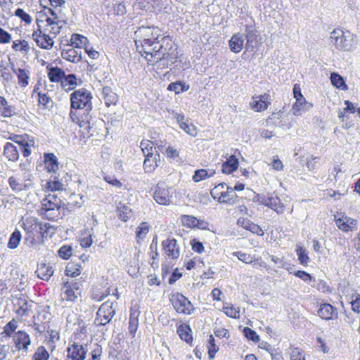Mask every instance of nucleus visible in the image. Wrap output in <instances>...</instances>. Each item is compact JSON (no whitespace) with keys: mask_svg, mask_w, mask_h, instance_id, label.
Returning <instances> with one entry per match:
<instances>
[{"mask_svg":"<svg viewBox=\"0 0 360 360\" xmlns=\"http://www.w3.org/2000/svg\"><path fill=\"white\" fill-rule=\"evenodd\" d=\"M156 27H141L136 32V50L148 63L168 68L178 57L177 46L169 36H162Z\"/></svg>","mask_w":360,"mask_h":360,"instance_id":"nucleus-1","label":"nucleus"},{"mask_svg":"<svg viewBox=\"0 0 360 360\" xmlns=\"http://www.w3.org/2000/svg\"><path fill=\"white\" fill-rule=\"evenodd\" d=\"M91 99V93L84 88L75 90L70 95V118L81 127L89 124V113L92 110Z\"/></svg>","mask_w":360,"mask_h":360,"instance_id":"nucleus-2","label":"nucleus"},{"mask_svg":"<svg viewBox=\"0 0 360 360\" xmlns=\"http://www.w3.org/2000/svg\"><path fill=\"white\" fill-rule=\"evenodd\" d=\"M8 184L14 193H19L34 188V176L29 171H22L9 176Z\"/></svg>","mask_w":360,"mask_h":360,"instance_id":"nucleus-3","label":"nucleus"},{"mask_svg":"<svg viewBox=\"0 0 360 360\" xmlns=\"http://www.w3.org/2000/svg\"><path fill=\"white\" fill-rule=\"evenodd\" d=\"M331 43L340 51H349L357 45L356 36L349 31L334 30L330 36Z\"/></svg>","mask_w":360,"mask_h":360,"instance_id":"nucleus-4","label":"nucleus"},{"mask_svg":"<svg viewBox=\"0 0 360 360\" xmlns=\"http://www.w3.org/2000/svg\"><path fill=\"white\" fill-rule=\"evenodd\" d=\"M116 302L108 300L103 303L97 311L94 323L97 326H105L108 323L115 314Z\"/></svg>","mask_w":360,"mask_h":360,"instance_id":"nucleus-5","label":"nucleus"},{"mask_svg":"<svg viewBox=\"0 0 360 360\" xmlns=\"http://www.w3.org/2000/svg\"><path fill=\"white\" fill-rule=\"evenodd\" d=\"M43 20H37V30L32 33V39L37 43V46L44 49H51L54 44L53 39L42 28Z\"/></svg>","mask_w":360,"mask_h":360,"instance_id":"nucleus-6","label":"nucleus"},{"mask_svg":"<svg viewBox=\"0 0 360 360\" xmlns=\"http://www.w3.org/2000/svg\"><path fill=\"white\" fill-rule=\"evenodd\" d=\"M169 300L176 311L179 314H191L193 311L191 302L181 293L172 294Z\"/></svg>","mask_w":360,"mask_h":360,"instance_id":"nucleus-7","label":"nucleus"},{"mask_svg":"<svg viewBox=\"0 0 360 360\" xmlns=\"http://www.w3.org/2000/svg\"><path fill=\"white\" fill-rule=\"evenodd\" d=\"M60 200L53 194H49L42 200L41 214L49 219H54L57 215L54 211L60 207Z\"/></svg>","mask_w":360,"mask_h":360,"instance_id":"nucleus-8","label":"nucleus"},{"mask_svg":"<svg viewBox=\"0 0 360 360\" xmlns=\"http://www.w3.org/2000/svg\"><path fill=\"white\" fill-rule=\"evenodd\" d=\"M82 283L80 281L66 282L62 288L61 299L63 301L75 302L81 295Z\"/></svg>","mask_w":360,"mask_h":360,"instance_id":"nucleus-9","label":"nucleus"},{"mask_svg":"<svg viewBox=\"0 0 360 360\" xmlns=\"http://www.w3.org/2000/svg\"><path fill=\"white\" fill-rule=\"evenodd\" d=\"M45 22L46 25H42V28L44 32H46L53 39L60 33L63 25L66 24L65 20L61 19L59 16L46 18Z\"/></svg>","mask_w":360,"mask_h":360,"instance_id":"nucleus-10","label":"nucleus"},{"mask_svg":"<svg viewBox=\"0 0 360 360\" xmlns=\"http://www.w3.org/2000/svg\"><path fill=\"white\" fill-rule=\"evenodd\" d=\"M172 196L169 188L164 183L157 184L153 193V198L158 204L162 205H169Z\"/></svg>","mask_w":360,"mask_h":360,"instance_id":"nucleus-11","label":"nucleus"},{"mask_svg":"<svg viewBox=\"0 0 360 360\" xmlns=\"http://www.w3.org/2000/svg\"><path fill=\"white\" fill-rule=\"evenodd\" d=\"M258 201L260 204L269 207L276 211L278 214L284 212L285 206L277 196L262 195L258 196Z\"/></svg>","mask_w":360,"mask_h":360,"instance_id":"nucleus-12","label":"nucleus"},{"mask_svg":"<svg viewBox=\"0 0 360 360\" xmlns=\"http://www.w3.org/2000/svg\"><path fill=\"white\" fill-rule=\"evenodd\" d=\"M9 139L19 145L24 157H28L32 153V148H35V141L27 135L9 137Z\"/></svg>","mask_w":360,"mask_h":360,"instance_id":"nucleus-13","label":"nucleus"},{"mask_svg":"<svg viewBox=\"0 0 360 360\" xmlns=\"http://www.w3.org/2000/svg\"><path fill=\"white\" fill-rule=\"evenodd\" d=\"M86 353L87 348L86 345L74 342L72 344H69L67 348L66 360H84Z\"/></svg>","mask_w":360,"mask_h":360,"instance_id":"nucleus-14","label":"nucleus"},{"mask_svg":"<svg viewBox=\"0 0 360 360\" xmlns=\"http://www.w3.org/2000/svg\"><path fill=\"white\" fill-rule=\"evenodd\" d=\"M246 39L245 49L247 51H252L259 44V34L252 25H246L245 29Z\"/></svg>","mask_w":360,"mask_h":360,"instance_id":"nucleus-15","label":"nucleus"},{"mask_svg":"<svg viewBox=\"0 0 360 360\" xmlns=\"http://www.w3.org/2000/svg\"><path fill=\"white\" fill-rule=\"evenodd\" d=\"M335 221L337 226L344 232L353 231L357 229V220L345 215L337 218L335 217Z\"/></svg>","mask_w":360,"mask_h":360,"instance_id":"nucleus-16","label":"nucleus"},{"mask_svg":"<svg viewBox=\"0 0 360 360\" xmlns=\"http://www.w3.org/2000/svg\"><path fill=\"white\" fill-rule=\"evenodd\" d=\"M13 341L15 345V347L18 350H23L27 352L28 347L31 344V339L30 335L25 331L19 330L15 333L13 336Z\"/></svg>","mask_w":360,"mask_h":360,"instance_id":"nucleus-17","label":"nucleus"},{"mask_svg":"<svg viewBox=\"0 0 360 360\" xmlns=\"http://www.w3.org/2000/svg\"><path fill=\"white\" fill-rule=\"evenodd\" d=\"M313 104L306 100L305 98L296 101L292 106L291 112L296 117L302 116L309 111Z\"/></svg>","mask_w":360,"mask_h":360,"instance_id":"nucleus-18","label":"nucleus"},{"mask_svg":"<svg viewBox=\"0 0 360 360\" xmlns=\"http://www.w3.org/2000/svg\"><path fill=\"white\" fill-rule=\"evenodd\" d=\"M40 221L34 217H27L22 222L24 230L31 236L35 237L38 235V231L42 229Z\"/></svg>","mask_w":360,"mask_h":360,"instance_id":"nucleus-19","label":"nucleus"},{"mask_svg":"<svg viewBox=\"0 0 360 360\" xmlns=\"http://www.w3.org/2000/svg\"><path fill=\"white\" fill-rule=\"evenodd\" d=\"M318 315L325 320H333L338 316V310L330 304H321L318 309Z\"/></svg>","mask_w":360,"mask_h":360,"instance_id":"nucleus-20","label":"nucleus"},{"mask_svg":"<svg viewBox=\"0 0 360 360\" xmlns=\"http://www.w3.org/2000/svg\"><path fill=\"white\" fill-rule=\"evenodd\" d=\"M174 116L181 129H182L186 134L191 136H195L197 135V129L195 126L192 123H189L188 119L185 117L183 114L176 113Z\"/></svg>","mask_w":360,"mask_h":360,"instance_id":"nucleus-21","label":"nucleus"},{"mask_svg":"<svg viewBox=\"0 0 360 360\" xmlns=\"http://www.w3.org/2000/svg\"><path fill=\"white\" fill-rule=\"evenodd\" d=\"M269 96L266 94L253 96L250 102L251 109L256 112H261L266 110L269 105Z\"/></svg>","mask_w":360,"mask_h":360,"instance_id":"nucleus-22","label":"nucleus"},{"mask_svg":"<svg viewBox=\"0 0 360 360\" xmlns=\"http://www.w3.org/2000/svg\"><path fill=\"white\" fill-rule=\"evenodd\" d=\"M162 247L165 254L172 259H177L180 255L179 248L176 240L174 238L167 239L162 242Z\"/></svg>","mask_w":360,"mask_h":360,"instance_id":"nucleus-23","label":"nucleus"},{"mask_svg":"<svg viewBox=\"0 0 360 360\" xmlns=\"http://www.w3.org/2000/svg\"><path fill=\"white\" fill-rule=\"evenodd\" d=\"M11 70L17 76L18 84L21 87H25L29 84L30 72L28 69L16 68L12 64Z\"/></svg>","mask_w":360,"mask_h":360,"instance_id":"nucleus-24","label":"nucleus"},{"mask_svg":"<svg viewBox=\"0 0 360 360\" xmlns=\"http://www.w3.org/2000/svg\"><path fill=\"white\" fill-rule=\"evenodd\" d=\"M158 147L160 150H162L163 146L159 144L158 141L155 142L150 141L149 140H143L140 143L141 149L144 156H149L150 155H153L155 154L156 148Z\"/></svg>","mask_w":360,"mask_h":360,"instance_id":"nucleus-25","label":"nucleus"},{"mask_svg":"<svg viewBox=\"0 0 360 360\" xmlns=\"http://www.w3.org/2000/svg\"><path fill=\"white\" fill-rule=\"evenodd\" d=\"M160 164V154L158 151H155V154L153 155H150L149 156L145 157L143 162V168L146 172H151L155 170Z\"/></svg>","mask_w":360,"mask_h":360,"instance_id":"nucleus-26","label":"nucleus"},{"mask_svg":"<svg viewBox=\"0 0 360 360\" xmlns=\"http://www.w3.org/2000/svg\"><path fill=\"white\" fill-rule=\"evenodd\" d=\"M101 97L106 106L115 105L118 101V96L112 91L110 86H103Z\"/></svg>","mask_w":360,"mask_h":360,"instance_id":"nucleus-27","label":"nucleus"},{"mask_svg":"<svg viewBox=\"0 0 360 360\" xmlns=\"http://www.w3.org/2000/svg\"><path fill=\"white\" fill-rule=\"evenodd\" d=\"M239 162L238 158L233 155H230L221 165V172L226 174H230L237 170Z\"/></svg>","mask_w":360,"mask_h":360,"instance_id":"nucleus-28","label":"nucleus"},{"mask_svg":"<svg viewBox=\"0 0 360 360\" xmlns=\"http://www.w3.org/2000/svg\"><path fill=\"white\" fill-rule=\"evenodd\" d=\"M4 155L11 162H16L19 158V151L14 144L7 142L4 147Z\"/></svg>","mask_w":360,"mask_h":360,"instance_id":"nucleus-29","label":"nucleus"},{"mask_svg":"<svg viewBox=\"0 0 360 360\" xmlns=\"http://www.w3.org/2000/svg\"><path fill=\"white\" fill-rule=\"evenodd\" d=\"M229 46L231 51L237 53L242 51L244 46V37L240 33L235 34L229 40Z\"/></svg>","mask_w":360,"mask_h":360,"instance_id":"nucleus-30","label":"nucleus"},{"mask_svg":"<svg viewBox=\"0 0 360 360\" xmlns=\"http://www.w3.org/2000/svg\"><path fill=\"white\" fill-rule=\"evenodd\" d=\"M53 269L51 264H46L45 263H41L38 265L36 274L37 276L42 280L48 281L53 274Z\"/></svg>","mask_w":360,"mask_h":360,"instance_id":"nucleus-31","label":"nucleus"},{"mask_svg":"<svg viewBox=\"0 0 360 360\" xmlns=\"http://www.w3.org/2000/svg\"><path fill=\"white\" fill-rule=\"evenodd\" d=\"M61 56L63 59L75 63H78L82 60L81 52H79L75 47H71L63 50Z\"/></svg>","mask_w":360,"mask_h":360,"instance_id":"nucleus-32","label":"nucleus"},{"mask_svg":"<svg viewBox=\"0 0 360 360\" xmlns=\"http://www.w3.org/2000/svg\"><path fill=\"white\" fill-rule=\"evenodd\" d=\"M140 311L136 309H131L129 320V333L132 337H134L139 327V316Z\"/></svg>","mask_w":360,"mask_h":360,"instance_id":"nucleus-33","label":"nucleus"},{"mask_svg":"<svg viewBox=\"0 0 360 360\" xmlns=\"http://www.w3.org/2000/svg\"><path fill=\"white\" fill-rule=\"evenodd\" d=\"M44 164L49 172L56 173L58 169V159L53 153H48L44 155Z\"/></svg>","mask_w":360,"mask_h":360,"instance_id":"nucleus-34","label":"nucleus"},{"mask_svg":"<svg viewBox=\"0 0 360 360\" xmlns=\"http://www.w3.org/2000/svg\"><path fill=\"white\" fill-rule=\"evenodd\" d=\"M0 112L4 117H11L15 114V108L9 105L4 97L0 96Z\"/></svg>","mask_w":360,"mask_h":360,"instance_id":"nucleus-35","label":"nucleus"},{"mask_svg":"<svg viewBox=\"0 0 360 360\" xmlns=\"http://www.w3.org/2000/svg\"><path fill=\"white\" fill-rule=\"evenodd\" d=\"M215 174V170L214 169H198L195 172L193 176V180L195 182H199L202 180H204L207 178L212 176Z\"/></svg>","mask_w":360,"mask_h":360,"instance_id":"nucleus-36","label":"nucleus"},{"mask_svg":"<svg viewBox=\"0 0 360 360\" xmlns=\"http://www.w3.org/2000/svg\"><path fill=\"white\" fill-rule=\"evenodd\" d=\"M61 85L65 91L73 89L77 86V78L75 75L70 74L64 76Z\"/></svg>","mask_w":360,"mask_h":360,"instance_id":"nucleus-37","label":"nucleus"},{"mask_svg":"<svg viewBox=\"0 0 360 360\" xmlns=\"http://www.w3.org/2000/svg\"><path fill=\"white\" fill-rule=\"evenodd\" d=\"M177 333L181 339L186 342H190L193 340L191 330L188 326L181 325L179 326L177 328Z\"/></svg>","mask_w":360,"mask_h":360,"instance_id":"nucleus-38","label":"nucleus"},{"mask_svg":"<svg viewBox=\"0 0 360 360\" xmlns=\"http://www.w3.org/2000/svg\"><path fill=\"white\" fill-rule=\"evenodd\" d=\"M65 75V72L63 70H61L60 68H53L49 70V72L48 73V77H49V79L51 80V82H61Z\"/></svg>","mask_w":360,"mask_h":360,"instance_id":"nucleus-39","label":"nucleus"},{"mask_svg":"<svg viewBox=\"0 0 360 360\" xmlns=\"http://www.w3.org/2000/svg\"><path fill=\"white\" fill-rule=\"evenodd\" d=\"M117 212L119 218L123 221H128L131 216V208L124 204L120 203L117 206Z\"/></svg>","mask_w":360,"mask_h":360,"instance_id":"nucleus-40","label":"nucleus"},{"mask_svg":"<svg viewBox=\"0 0 360 360\" xmlns=\"http://www.w3.org/2000/svg\"><path fill=\"white\" fill-rule=\"evenodd\" d=\"M88 41H89L88 39L86 37L81 35V34H73L71 36V39H70L71 44L74 47L78 48V49H80L82 46H85L86 45V44L88 43Z\"/></svg>","mask_w":360,"mask_h":360,"instance_id":"nucleus-41","label":"nucleus"},{"mask_svg":"<svg viewBox=\"0 0 360 360\" xmlns=\"http://www.w3.org/2000/svg\"><path fill=\"white\" fill-rule=\"evenodd\" d=\"M153 0H136L134 4L136 9L145 10L146 11L153 12L154 11V3Z\"/></svg>","mask_w":360,"mask_h":360,"instance_id":"nucleus-42","label":"nucleus"},{"mask_svg":"<svg viewBox=\"0 0 360 360\" xmlns=\"http://www.w3.org/2000/svg\"><path fill=\"white\" fill-rule=\"evenodd\" d=\"M330 81L333 86L336 88L342 90H347V86L346 85L343 78L338 73L333 72L330 75Z\"/></svg>","mask_w":360,"mask_h":360,"instance_id":"nucleus-43","label":"nucleus"},{"mask_svg":"<svg viewBox=\"0 0 360 360\" xmlns=\"http://www.w3.org/2000/svg\"><path fill=\"white\" fill-rule=\"evenodd\" d=\"M81 274V266L74 262L68 264L65 268V275L70 277H76Z\"/></svg>","mask_w":360,"mask_h":360,"instance_id":"nucleus-44","label":"nucleus"},{"mask_svg":"<svg viewBox=\"0 0 360 360\" xmlns=\"http://www.w3.org/2000/svg\"><path fill=\"white\" fill-rule=\"evenodd\" d=\"M226 191L222 193L221 197L219 199L218 202L220 203H226L233 200L236 197V194L234 192V189L229 186H226Z\"/></svg>","mask_w":360,"mask_h":360,"instance_id":"nucleus-45","label":"nucleus"},{"mask_svg":"<svg viewBox=\"0 0 360 360\" xmlns=\"http://www.w3.org/2000/svg\"><path fill=\"white\" fill-rule=\"evenodd\" d=\"M12 48L15 51H19L25 54H27L30 50V46L28 42L25 40L14 41L13 42Z\"/></svg>","mask_w":360,"mask_h":360,"instance_id":"nucleus-46","label":"nucleus"},{"mask_svg":"<svg viewBox=\"0 0 360 360\" xmlns=\"http://www.w3.org/2000/svg\"><path fill=\"white\" fill-rule=\"evenodd\" d=\"M21 240V233L20 231L15 230L13 233L11 235L8 243V248L10 249H15L16 248Z\"/></svg>","mask_w":360,"mask_h":360,"instance_id":"nucleus-47","label":"nucleus"},{"mask_svg":"<svg viewBox=\"0 0 360 360\" xmlns=\"http://www.w3.org/2000/svg\"><path fill=\"white\" fill-rule=\"evenodd\" d=\"M296 253L298 257V261L300 264L307 266L309 262V257L306 252V250L302 246H297Z\"/></svg>","mask_w":360,"mask_h":360,"instance_id":"nucleus-48","label":"nucleus"},{"mask_svg":"<svg viewBox=\"0 0 360 360\" xmlns=\"http://www.w3.org/2000/svg\"><path fill=\"white\" fill-rule=\"evenodd\" d=\"M189 89V85H186L181 82H172L169 84L167 89L169 91H173L176 94H179L184 91H188Z\"/></svg>","mask_w":360,"mask_h":360,"instance_id":"nucleus-49","label":"nucleus"},{"mask_svg":"<svg viewBox=\"0 0 360 360\" xmlns=\"http://www.w3.org/2000/svg\"><path fill=\"white\" fill-rule=\"evenodd\" d=\"M49 354L44 346H39L37 348L32 356V360H49Z\"/></svg>","mask_w":360,"mask_h":360,"instance_id":"nucleus-50","label":"nucleus"},{"mask_svg":"<svg viewBox=\"0 0 360 360\" xmlns=\"http://www.w3.org/2000/svg\"><path fill=\"white\" fill-rule=\"evenodd\" d=\"M37 88L34 89L33 94H37L38 97V105H41L44 108L49 107V103L51 102V98L45 93L37 92Z\"/></svg>","mask_w":360,"mask_h":360,"instance_id":"nucleus-51","label":"nucleus"},{"mask_svg":"<svg viewBox=\"0 0 360 360\" xmlns=\"http://www.w3.org/2000/svg\"><path fill=\"white\" fill-rule=\"evenodd\" d=\"M223 311L229 316L233 319H238L240 317V309L233 305H224Z\"/></svg>","mask_w":360,"mask_h":360,"instance_id":"nucleus-52","label":"nucleus"},{"mask_svg":"<svg viewBox=\"0 0 360 360\" xmlns=\"http://www.w3.org/2000/svg\"><path fill=\"white\" fill-rule=\"evenodd\" d=\"M45 188L50 191H59L63 190L64 188L63 184L54 177L53 180L51 179L46 182Z\"/></svg>","mask_w":360,"mask_h":360,"instance_id":"nucleus-53","label":"nucleus"},{"mask_svg":"<svg viewBox=\"0 0 360 360\" xmlns=\"http://www.w3.org/2000/svg\"><path fill=\"white\" fill-rule=\"evenodd\" d=\"M181 223L188 228H195L198 223V219L193 216L183 215L181 217Z\"/></svg>","mask_w":360,"mask_h":360,"instance_id":"nucleus-54","label":"nucleus"},{"mask_svg":"<svg viewBox=\"0 0 360 360\" xmlns=\"http://www.w3.org/2000/svg\"><path fill=\"white\" fill-rule=\"evenodd\" d=\"M150 230V225L147 222H142L137 227L136 235L140 239H143Z\"/></svg>","mask_w":360,"mask_h":360,"instance_id":"nucleus-55","label":"nucleus"},{"mask_svg":"<svg viewBox=\"0 0 360 360\" xmlns=\"http://www.w3.org/2000/svg\"><path fill=\"white\" fill-rule=\"evenodd\" d=\"M47 333L49 335L48 342L52 347V349H53L55 348V343L60 340L59 332L56 330L49 329L47 330Z\"/></svg>","mask_w":360,"mask_h":360,"instance_id":"nucleus-56","label":"nucleus"},{"mask_svg":"<svg viewBox=\"0 0 360 360\" xmlns=\"http://www.w3.org/2000/svg\"><path fill=\"white\" fill-rule=\"evenodd\" d=\"M226 186V184L225 183L219 184L211 190L210 194L212 197L218 201L219 199H220V197H221L222 193L224 192Z\"/></svg>","mask_w":360,"mask_h":360,"instance_id":"nucleus-57","label":"nucleus"},{"mask_svg":"<svg viewBox=\"0 0 360 360\" xmlns=\"http://www.w3.org/2000/svg\"><path fill=\"white\" fill-rule=\"evenodd\" d=\"M233 254V255L236 256L240 261L245 264H252L255 261V256H252L248 253L238 251L235 252Z\"/></svg>","mask_w":360,"mask_h":360,"instance_id":"nucleus-58","label":"nucleus"},{"mask_svg":"<svg viewBox=\"0 0 360 360\" xmlns=\"http://www.w3.org/2000/svg\"><path fill=\"white\" fill-rule=\"evenodd\" d=\"M40 225H41L42 229L40 230L41 231H38V235H40L41 237H47L53 233L54 229L50 224L40 221Z\"/></svg>","mask_w":360,"mask_h":360,"instance_id":"nucleus-59","label":"nucleus"},{"mask_svg":"<svg viewBox=\"0 0 360 360\" xmlns=\"http://www.w3.org/2000/svg\"><path fill=\"white\" fill-rule=\"evenodd\" d=\"M243 333L248 340L254 342H258L260 340V338L257 333L248 327L244 328Z\"/></svg>","mask_w":360,"mask_h":360,"instance_id":"nucleus-60","label":"nucleus"},{"mask_svg":"<svg viewBox=\"0 0 360 360\" xmlns=\"http://www.w3.org/2000/svg\"><path fill=\"white\" fill-rule=\"evenodd\" d=\"M207 349L210 358H214L218 351V347L214 343V339L212 335H210L209 337Z\"/></svg>","mask_w":360,"mask_h":360,"instance_id":"nucleus-61","label":"nucleus"},{"mask_svg":"<svg viewBox=\"0 0 360 360\" xmlns=\"http://www.w3.org/2000/svg\"><path fill=\"white\" fill-rule=\"evenodd\" d=\"M15 15L20 18L22 21H24L27 24H30L32 19V17L24 11L22 8H17L15 11Z\"/></svg>","mask_w":360,"mask_h":360,"instance_id":"nucleus-62","label":"nucleus"},{"mask_svg":"<svg viewBox=\"0 0 360 360\" xmlns=\"http://www.w3.org/2000/svg\"><path fill=\"white\" fill-rule=\"evenodd\" d=\"M58 252L61 258L68 259L72 255V249L70 246L63 245L58 250Z\"/></svg>","mask_w":360,"mask_h":360,"instance_id":"nucleus-63","label":"nucleus"},{"mask_svg":"<svg viewBox=\"0 0 360 360\" xmlns=\"http://www.w3.org/2000/svg\"><path fill=\"white\" fill-rule=\"evenodd\" d=\"M103 179L109 184L117 188H120L122 186V184L118 179H117L114 175L105 174L103 176Z\"/></svg>","mask_w":360,"mask_h":360,"instance_id":"nucleus-64","label":"nucleus"}]
</instances>
